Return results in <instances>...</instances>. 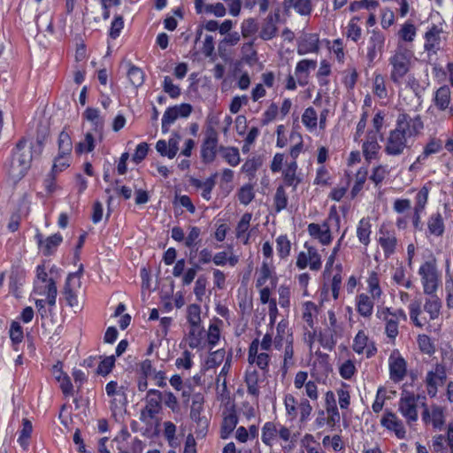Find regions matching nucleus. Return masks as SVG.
I'll use <instances>...</instances> for the list:
<instances>
[{"mask_svg":"<svg viewBox=\"0 0 453 453\" xmlns=\"http://www.w3.org/2000/svg\"><path fill=\"white\" fill-rule=\"evenodd\" d=\"M309 234L318 239L322 245H328L331 243L333 238L330 231L329 224L324 221L322 224L311 223L307 227Z\"/></svg>","mask_w":453,"mask_h":453,"instance_id":"nucleus-14","label":"nucleus"},{"mask_svg":"<svg viewBox=\"0 0 453 453\" xmlns=\"http://www.w3.org/2000/svg\"><path fill=\"white\" fill-rule=\"evenodd\" d=\"M430 296L425 303L424 310L429 314L430 319L434 320L440 315L441 302L434 294Z\"/></svg>","mask_w":453,"mask_h":453,"instance_id":"nucleus-31","label":"nucleus"},{"mask_svg":"<svg viewBox=\"0 0 453 453\" xmlns=\"http://www.w3.org/2000/svg\"><path fill=\"white\" fill-rule=\"evenodd\" d=\"M379 243L383 250L385 257L388 258L395 251L397 239L394 234L387 232L379 238Z\"/></svg>","mask_w":453,"mask_h":453,"instance_id":"nucleus-28","label":"nucleus"},{"mask_svg":"<svg viewBox=\"0 0 453 453\" xmlns=\"http://www.w3.org/2000/svg\"><path fill=\"white\" fill-rule=\"evenodd\" d=\"M255 197L253 186L246 184L238 192V199L242 204L248 205Z\"/></svg>","mask_w":453,"mask_h":453,"instance_id":"nucleus-55","label":"nucleus"},{"mask_svg":"<svg viewBox=\"0 0 453 453\" xmlns=\"http://www.w3.org/2000/svg\"><path fill=\"white\" fill-rule=\"evenodd\" d=\"M423 128L424 124L419 115L399 113L395 128L389 131L386 139L384 152L391 157L403 155L405 149L409 147V141L416 137Z\"/></svg>","mask_w":453,"mask_h":453,"instance_id":"nucleus-1","label":"nucleus"},{"mask_svg":"<svg viewBox=\"0 0 453 453\" xmlns=\"http://www.w3.org/2000/svg\"><path fill=\"white\" fill-rule=\"evenodd\" d=\"M316 66V60L303 59L297 63L295 74L300 86H305L307 84L309 71L310 69H315Z\"/></svg>","mask_w":453,"mask_h":453,"instance_id":"nucleus-22","label":"nucleus"},{"mask_svg":"<svg viewBox=\"0 0 453 453\" xmlns=\"http://www.w3.org/2000/svg\"><path fill=\"white\" fill-rule=\"evenodd\" d=\"M380 146L377 142L376 134H368L367 140L363 143V154L366 160L370 161L374 158Z\"/></svg>","mask_w":453,"mask_h":453,"instance_id":"nucleus-24","label":"nucleus"},{"mask_svg":"<svg viewBox=\"0 0 453 453\" xmlns=\"http://www.w3.org/2000/svg\"><path fill=\"white\" fill-rule=\"evenodd\" d=\"M218 132L212 126H208L201 146V158L204 164H210L215 160L218 151Z\"/></svg>","mask_w":453,"mask_h":453,"instance_id":"nucleus-6","label":"nucleus"},{"mask_svg":"<svg viewBox=\"0 0 453 453\" xmlns=\"http://www.w3.org/2000/svg\"><path fill=\"white\" fill-rule=\"evenodd\" d=\"M373 93L380 99L388 97L385 79L381 74H376L373 79Z\"/></svg>","mask_w":453,"mask_h":453,"instance_id":"nucleus-47","label":"nucleus"},{"mask_svg":"<svg viewBox=\"0 0 453 453\" xmlns=\"http://www.w3.org/2000/svg\"><path fill=\"white\" fill-rule=\"evenodd\" d=\"M277 434L278 429L276 425L271 421L265 422L262 427L261 440L263 443L271 447Z\"/></svg>","mask_w":453,"mask_h":453,"instance_id":"nucleus-33","label":"nucleus"},{"mask_svg":"<svg viewBox=\"0 0 453 453\" xmlns=\"http://www.w3.org/2000/svg\"><path fill=\"white\" fill-rule=\"evenodd\" d=\"M277 334L273 340L274 348L278 350H280L285 345V340L288 334H291L289 329L288 328V323L284 320L279 322L276 327Z\"/></svg>","mask_w":453,"mask_h":453,"instance_id":"nucleus-35","label":"nucleus"},{"mask_svg":"<svg viewBox=\"0 0 453 453\" xmlns=\"http://www.w3.org/2000/svg\"><path fill=\"white\" fill-rule=\"evenodd\" d=\"M84 118L92 122L96 127H102L104 124L103 119L100 117L99 110L96 108L88 107L85 110Z\"/></svg>","mask_w":453,"mask_h":453,"instance_id":"nucleus-61","label":"nucleus"},{"mask_svg":"<svg viewBox=\"0 0 453 453\" xmlns=\"http://www.w3.org/2000/svg\"><path fill=\"white\" fill-rule=\"evenodd\" d=\"M418 274L426 295L435 294L439 284V274L434 262L426 261L419 269Z\"/></svg>","mask_w":453,"mask_h":453,"instance_id":"nucleus-5","label":"nucleus"},{"mask_svg":"<svg viewBox=\"0 0 453 453\" xmlns=\"http://www.w3.org/2000/svg\"><path fill=\"white\" fill-rule=\"evenodd\" d=\"M429 188L423 186L416 195V203L414 210L418 211H423L428 201Z\"/></svg>","mask_w":453,"mask_h":453,"instance_id":"nucleus-56","label":"nucleus"},{"mask_svg":"<svg viewBox=\"0 0 453 453\" xmlns=\"http://www.w3.org/2000/svg\"><path fill=\"white\" fill-rule=\"evenodd\" d=\"M378 6L379 2L377 0H360L350 3L349 9L351 12H355L361 9H376Z\"/></svg>","mask_w":453,"mask_h":453,"instance_id":"nucleus-57","label":"nucleus"},{"mask_svg":"<svg viewBox=\"0 0 453 453\" xmlns=\"http://www.w3.org/2000/svg\"><path fill=\"white\" fill-rule=\"evenodd\" d=\"M357 20H359V18L353 17L347 26L346 32L347 37L355 42H357L361 38L362 35V29L357 23Z\"/></svg>","mask_w":453,"mask_h":453,"instance_id":"nucleus-46","label":"nucleus"},{"mask_svg":"<svg viewBox=\"0 0 453 453\" xmlns=\"http://www.w3.org/2000/svg\"><path fill=\"white\" fill-rule=\"evenodd\" d=\"M203 338V332L199 326H190L187 340L190 349L199 348Z\"/></svg>","mask_w":453,"mask_h":453,"instance_id":"nucleus-49","label":"nucleus"},{"mask_svg":"<svg viewBox=\"0 0 453 453\" xmlns=\"http://www.w3.org/2000/svg\"><path fill=\"white\" fill-rule=\"evenodd\" d=\"M75 274H69L64 288V296L66 301L67 305L70 307H77L78 306V298L74 291L71 288L72 281L73 280V276Z\"/></svg>","mask_w":453,"mask_h":453,"instance_id":"nucleus-37","label":"nucleus"},{"mask_svg":"<svg viewBox=\"0 0 453 453\" xmlns=\"http://www.w3.org/2000/svg\"><path fill=\"white\" fill-rule=\"evenodd\" d=\"M203 395L200 393L195 394L192 397L190 409V418L196 424V432L202 436L205 435L209 425L208 419L201 415L203 411Z\"/></svg>","mask_w":453,"mask_h":453,"instance_id":"nucleus-7","label":"nucleus"},{"mask_svg":"<svg viewBox=\"0 0 453 453\" xmlns=\"http://www.w3.org/2000/svg\"><path fill=\"white\" fill-rule=\"evenodd\" d=\"M237 423L238 418L235 413H229L226 415L221 425L220 437L222 439H227L236 427Z\"/></svg>","mask_w":453,"mask_h":453,"instance_id":"nucleus-32","label":"nucleus"},{"mask_svg":"<svg viewBox=\"0 0 453 453\" xmlns=\"http://www.w3.org/2000/svg\"><path fill=\"white\" fill-rule=\"evenodd\" d=\"M226 351L224 349L211 352L204 364V369L210 370L219 365L225 359Z\"/></svg>","mask_w":453,"mask_h":453,"instance_id":"nucleus-38","label":"nucleus"},{"mask_svg":"<svg viewBox=\"0 0 453 453\" xmlns=\"http://www.w3.org/2000/svg\"><path fill=\"white\" fill-rule=\"evenodd\" d=\"M270 360L271 357L269 354L261 352L254 358V360H251L250 364H256L257 367L263 372L264 375H265L269 372Z\"/></svg>","mask_w":453,"mask_h":453,"instance_id":"nucleus-58","label":"nucleus"},{"mask_svg":"<svg viewBox=\"0 0 453 453\" xmlns=\"http://www.w3.org/2000/svg\"><path fill=\"white\" fill-rule=\"evenodd\" d=\"M445 291L447 294L446 303L449 309H453V276L446 273Z\"/></svg>","mask_w":453,"mask_h":453,"instance_id":"nucleus-64","label":"nucleus"},{"mask_svg":"<svg viewBox=\"0 0 453 453\" xmlns=\"http://www.w3.org/2000/svg\"><path fill=\"white\" fill-rule=\"evenodd\" d=\"M252 219V214L250 212L244 213L240 221L237 224L236 229H235V235L238 239L243 238V243L247 244L249 242L250 234H247V231L249 230L250 220Z\"/></svg>","mask_w":453,"mask_h":453,"instance_id":"nucleus-29","label":"nucleus"},{"mask_svg":"<svg viewBox=\"0 0 453 453\" xmlns=\"http://www.w3.org/2000/svg\"><path fill=\"white\" fill-rule=\"evenodd\" d=\"M244 381L248 394L258 399L260 395V388L258 386L260 381L259 372L255 368H248L245 372Z\"/></svg>","mask_w":453,"mask_h":453,"instance_id":"nucleus-21","label":"nucleus"},{"mask_svg":"<svg viewBox=\"0 0 453 453\" xmlns=\"http://www.w3.org/2000/svg\"><path fill=\"white\" fill-rule=\"evenodd\" d=\"M276 249L280 258H286L289 256L291 243L287 235H280L276 239Z\"/></svg>","mask_w":453,"mask_h":453,"instance_id":"nucleus-44","label":"nucleus"},{"mask_svg":"<svg viewBox=\"0 0 453 453\" xmlns=\"http://www.w3.org/2000/svg\"><path fill=\"white\" fill-rule=\"evenodd\" d=\"M380 423L388 430L393 431L398 439L405 437L406 431L404 426L394 412L387 410Z\"/></svg>","mask_w":453,"mask_h":453,"instance_id":"nucleus-13","label":"nucleus"},{"mask_svg":"<svg viewBox=\"0 0 453 453\" xmlns=\"http://www.w3.org/2000/svg\"><path fill=\"white\" fill-rule=\"evenodd\" d=\"M418 396L404 391L399 400V411L409 424L418 420L417 400Z\"/></svg>","mask_w":453,"mask_h":453,"instance_id":"nucleus-8","label":"nucleus"},{"mask_svg":"<svg viewBox=\"0 0 453 453\" xmlns=\"http://www.w3.org/2000/svg\"><path fill=\"white\" fill-rule=\"evenodd\" d=\"M162 393L157 389H150L146 395V405L141 411V420L153 419L162 409Z\"/></svg>","mask_w":453,"mask_h":453,"instance_id":"nucleus-9","label":"nucleus"},{"mask_svg":"<svg viewBox=\"0 0 453 453\" xmlns=\"http://www.w3.org/2000/svg\"><path fill=\"white\" fill-rule=\"evenodd\" d=\"M274 208L277 212L284 210L288 205V196L283 186H279L274 195Z\"/></svg>","mask_w":453,"mask_h":453,"instance_id":"nucleus-45","label":"nucleus"},{"mask_svg":"<svg viewBox=\"0 0 453 453\" xmlns=\"http://www.w3.org/2000/svg\"><path fill=\"white\" fill-rule=\"evenodd\" d=\"M284 405L286 414L290 420H294L297 417V401L291 394H287L284 397Z\"/></svg>","mask_w":453,"mask_h":453,"instance_id":"nucleus-40","label":"nucleus"},{"mask_svg":"<svg viewBox=\"0 0 453 453\" xmlns=\"http://www.w3.org/2000/svg\"><path fill=\"white\" fill-rule=\"evenodd\" d=\"M284 4L303 16L310 15L312 11L311 0H285Z\"/></svg>","mask_w":453,"mask_h":453,"instance_id":"nucleus-30","label":"nucleus"},{"mask_svg":"<svg viewBox=\"0 0 453 453\" xmlns=\"http://www.w3.org/2000/svg\"><path fill=\"white\" fill-rule=\"evenodd\" d=\"M219 152H221L224 159L231 165L236 166L239 165L241 158L239 150L235 147H224L220 146L219 148Z\"/></svg>","mask_w":453,"mask_h":453,"instance_id":"nucleus-34","label":"nucleus"},{"mask_svg":"<svg viewBox=\"0 0 453 453\" xmlns=\"http://www.w3.org/2000/svg\"><path fill=\"white\" fill-rule=\"evenodd\" d=\"M302 121L309 130L316 128L318 124V114L313 107H308L304 110L302 116Z\"/></svg>","mask_w":453,"mask_h":453,"instance_id":"nucleus-42","label":"nucleus"},{"mask_svg":"<svg viewBox=\"0 0 453 453\" xmlns=\"http://www.w3.org/2000/svg\"><path fill=\"white\" fill-rule=\"evenodd\" d=\"M427 231L426 235L427 238L441 237L445 232L444 219L441 212L432 213L427 219Z\"/></svg>","mask_w":453,"mask_h":453,"instance_id":"nucleus-17","label":"nucleus"},{"mask_svg":"<svg viewBox=\"0 0 453 453\" xmlns=\"http://www.w3.org/2000/svg\"><path fill=\"white\" fill-rule=\"evenodd\" d=\"M317 312V306L312 302H306L303 304V319L309 326L313 327V316Z\"/></svg>","mask_w":453,"mask_h":453,"instance_id":"nucleus-62","label":"nucleus"},{"mask_svg":"<svg viewBox=\"0 0 453 453\" xmlns=\"http://www.w3.org/2000/svg\"><path fill=\"white\" fill-rule=\"evenodd\" d=\"M419 349L426 354H432L434 351V345L431 338L426 334H419L417 339Z\"/></svg>","mask_w":453,"mask_h":453,"instance_id":"nucleus-60","label":"nucleus"},{"mask_svg":"<svg viewBox=\"0 0 453 453\" xmlns=\"http://www.w3.org/2000/svg\"><path fill=\"white\" fill-rule=\"evenodd\" d=\"M443 33L442 27L433 24L425 33L424 50L428 54H436L441 49V38Z\"/></svg>","mask_w":453,"mask_h":453,"instance_id":"nucleus-11","label":"nucleus"},{"mask_svg":"<svg viewBox=\"0 0 453 453\" xmlns=\"http://www.w3.org/2000/svg\"><path fill=\"white\" fill-rule=\"evenodd\" d=\"M441 143L440 141L432 139L424 147L422 153L416 158V160L410 165L409 171H415L424 165L429 156L436 154L441 150Z\"/></svg>","mask_w":453,"mask_h":453,"instance_id":"nucleus-16","label":"nucleus"},{"mask_svg":"<svg viewBox=\"0 0 453 453\" xmlns=\"http://www.w3.org/2000/svg\"><path fill=\"white\" fill-rule=\"evenodd\" d=\"M42 140L37 137V144L27 146V140L22 137L16 143L12 152L9 162L5 164V169L10 178L14 181L20 180L31 167L34 157L41 155L42 151Z\"/></svg>","mask_w":453,"mask_h":453,"instance_id":"nucleus-2","label":"nucleus"},{"mask_svg":"<svg viewBox=\"0 0 453 453\" xmlns=\"http://www.w3.org/2000/svg\"><path fill=\"white\" fill-rule=\"evenodd\" d=\"M451 102V93L448 86L439 88L434 96V104L441 110L445 111L449 108Z\"/></svg>","mask_w":453,"mask_h":453,"instance_id":"nucleus-27","label":"nucleus"},{"mask_svg":"<svg viewBox=\"0 0 453 453\" xmlns=\"http://www.w3.org/2000/svg\"><path fill=\"white\" fill-rule=\"evenodd\" d=\"M304 247L308 250L310 269L311 271H319L321 268L322 262L317 249L313 246H310L308 242H305Z\"/></svg>","mask_w":453,"mask_h":453,"instance_id":"nucleus-39","label":"nucleus"},{"mask_svg":"<svg viewBox=\"0 0 453 453\" xmlns=\"http://www.w3.org/2000/svg\"><path fill=\"white\" fill-rule=\"evenodd\" d=\"M114 365H115V357L114 356H109V357H104L98 365L97 373L101 374L103 376H106L107 374H109L111 372Z\"/></svg>","mask_w":453,"mask_h":453,"instance_id":"nucleus-63","label":"nucleus"},{"mask_svg":"<svg viewBox=\"0 0 453 453\" xmlns=\"http://www.w3.org/2000/svg\"><path fill=\"white\" fill-rule=\"evenodd\" d=\"M411 52L403 46H398L388 62L391 65L390 80L397 87H401L403 78L409 73Z\"/></svg>","mask_w":453,"mask_h":453,"instance_id":"nucleus-3","label":"nucleus"},{"mask_svg":"<svg viewBox=\"0 0 453 453\" xmlns=\"http://www.w3.org/2000/svg\"><path fill=\"white\" fill-rule=\"evenodd\" d=\"M71 162V157L58 153V156L54 158L53 165L51 168L52 173H60L69 167Z\"/></svg>","mask_w":453,"mask_h":453,"instance_id":"nucleus-54","label":"nucleus"},{"mask_svg":"<svg viewBox=\"0 0 453 453\" xmlns=\"http://www.w3.org/2000/svg\"><path fill=\"white\" fill-rule=\"evenodd\" d=\"M372 297H369L365 294H360L357 296V311L364 318H370L373 312Z\"/></svg>","mask_w":453,"mask_h":453,"instance_id":"nucleus-23","label":"nucleus"},{"mask_svg":"<svg viewBox=\"0 0 453 453\" xmlns=\"http://www.w3.org/2000/svg\"><path fill=\"white\" fill-rule=\"evenodd\" d=\"M52 373L56 380L59 383L60 388L65 396L72 395L73 394V387L71 382L70 377L63 372L62 364L58 362L52 367Z\"/></svg>","mask_w":453,"mask_h":453,"instance_id":"nucleus-20","label":"nucleus"},{"mask_svg":"<svg viewBox=\"0 0 453 453\" xmlns=\"http://www.w3.org/2000/svg\"><path fill=\"white\" fill-rule=\"evenodd\" d=\"M280 20V12L269 14L262 24L259 36L264 41H269L276 36L278 32L277 23Z\"/></svg>","mask_w":453,"mask_h":453,"instance_id":"nucleus-15","label":"nucleus"},{"mask_svg":"<svg viewBox=\"0 0 453 453\" xmlns=\"http://www.w3.org/2000/svg\"><path fill=\"white\" fill-rule=\"evenodd\" d=\"M416 27L411 22H405L399 30V36L404 42H412L416 36Z\"/></svg>","mask_w":453,"mask_h":453,"instance_id":"nucleus-53","label":"nucleus"},{"mask_svg":"<svg viewBox=\"0 0 453 453\" xmlns=\"http://www.w3.org/2000/svg\"><path fill=\"white\" fill-rule=\"evenodd\" d=\"M319 50V38L318 34L304 33L297 41L298 55L318 53Z\"/></svg>","mask_w":453,"mask_h":453,"instance_id":"nucleus-12","label":"nucleus"},{"mask_svg":"<svg viewBox=\"0 0 453 453\" xmlns=\"http://www.w3.org/2000/svg\"><path fill=\"white\" fill-rule=\"evenodd\" d=\"M368 290L372 299L380 298L382 291L380 287V280L377 273L372 272L367 280Z\"/></svg>","mask_w":453,"mask_h":453,"instance_id":"nucleus-41","label":"nucleus"},{"mask_svg":"<svg viewBox=\"0 0 453 453\" xmlns=\"http://www.w3.org/2000/svg\"><path fill=\"white\" fill-rule=\"evenodd\" d=\"M293 335L292 334H288L286 340H285V346H284V353H283V365H282V370L284 373H286L288 370V368L292 365H294V347H293Z\"/></svg>","mask_w":453,"mask_h":453,"instance_id":"nucleus-26","label":"nucleus"},{"mask_svg":"<svg viewBox=\"0 0 453 453\" xmlns=\"http://www.w3.org/2000/svg\"><path fill=\"white\" fill-rule=\"evenodd\" d=\"M127 77L132 85L136 88L141 87L144 82L143 71L141 68L133 65H131L129 67V70L127 72Z\"/></svg>","mask_w":453,"mask_h":453,"instance_id":"nucleus-43","label":"nucleus"},{"mask_svg":"<svg viewBox=\"0 0 453 453\" xmlns=\"http://www.w3.org/2000/svg\"><path fill=\"white\" fill-rule=\"evenodd\" d=\"M176 109L172 106L168 107L162 117V132L164 134L169 131V126H171L178 119Z\"/></svg>","mask_w":453,"mask_h":453,"instance_id":"nucleus-48","label":"nucleus"},{"mask_svg":"<svg viewBox=\"0 0 453 453\" xmlns=\"http://www.w3.org/2000/svg\"><path fill=\"white\" fill-rule=\"evenodd\" d=\"M389 373L390 379L394 382H400L406 375V361L401 356L395 357L393 355L389 357Z\"/></svg>","mask_w":453,"mask_h":453,"instance_id":"nucleus-19","label":"nucleus"},{"mask_svg":"<svg viewBox=\"0 0 453 453\" xmlns=\"http://www.w3.org/2000/svg\"><path fill=\"white\" fill-rule=\"evenodd\" d=\"M33 430L32 423L27 419L24 418L22 420V429L19 433V436L18 438V441L20 444L21 447L26 448L28 444L27 441L31 436Z\"/></svg>","mask_w":453,"mask_h":453,"instance_id":"nucleus-51","label":"nucleus"},{"mask_svg":"<svg viewBox=\"0 0 453 453\" xmlns=\"http://www.w3.org/2000/svg\"><path fill=\"white\" fill-rule=\"evenodd\" d=\"M442 362L441 364H436L434 368L426 373V390L430 397L436 395L438 385L443 384L446 380L447 367L450 368L453 365V353L451 351L443 352Z\"/></svg>","mask_w":453,"mask_h":453,"instance_id":"nucleus-4","label":"nucleus"},{"mask_svg":"<svg viewBox=\"0 0 453 453\" xmlns=\"http://www.w3.org/2000/svg\"><path fill=\"white\" fill-rule=\"evenodd\" d=\"M58 153L71 157L73 142L68 133L62 131L58 140Z\"/></svg>","mask_w":453,"mask_h":453,"instance_id":"nucleus-36","label":"nucleus"},{"mask_svg":"<svg viewBox=\"0 0 453 453\" xmlns=\"http://www.w3.org/2000/svg\"><path fill=\"white\" fill-rule=\"evenodd\" d=\"M367 174H368V171L366 168L365 167H361L357 174H356V180H355V184L351 189V196L352 197H355L360 191L361 189L363 188V186L366 180V178H367Z\"/></svg>","mask_w":453,"mask_h":453,"instance_id":"nucleus-52","label":"nucleus"},{"mask_svg":"<svg viewBox=\"0 0 453 453\" xmlns=\"http://www.w3.org/2000/svg\"><path fill=\"white\" fill-rule=\"evenodd\" d=\"M385 44V35L378 30H372L367 41L366 58L370 64H372L378 55L383 51Z\"/></svg>","mask_w":453,"mask_h":453,"instance_id":"nucleus-10","label":"nucleus"},{"mask_svg":"<svg viewBox=\"0 0 453 453\" xmlns=\"http://www.w3.org/2000/svg\"><path fill=\"white\" fill-rule=\"evenodd\" d=\"M194 257L193 250L190 251L189 263L192 264V267L188 268L182 275V284L184 286H188L192 283L194 279L196 276L197 271L201 269L199 264L192 263V259Z\"/></svg>","mask_w":453,"mask_h":453,"instance_id":"nucleus-50","label":"nucleus"},{"mask_svg":"<svg viewBox=\"0 0 453 453\" xmlns=\"http://www.w3.org/2000/svg\"><path fill=\"white\" fill-rule=\"evenodd\" d=\"M164 91L170 96V97L175 99L180 95V88L179 86L174 85L170 76H165L163 81Z\"/></svg>","mask_w":453,"mask_h":453,"instance_id":"nucleus-59","label":"nucleus"},{"mask_svg":"<svg viewBox=\"0 0 453 453\" xmlns=\"http://www.w3.org/2000/svg\"><path fill=\"white\" fill-rule=\"evenodd\" d=\"M372 234V225L369 218H363L359 220L357 227V236L358 241L365 246H368Z\"/></svg>","mask_w":453,"mask_h":453,"instance_id":"nucleus-25","label":"nucleus"},{"mask_svg":"<svg viewBox=\"0 0 453 453\" xmlns=\"http://www.w3.org/2000/svg\"><path fill=\"white\" fill-rule=\"evenodd\" d=\"M35 239L39 248L45 256L53 254L63 241L62 235L58 233L47 237L45 240L42 239V234L38 233L35 235Z\"/></svg>","mask_w":453,"mask_h":453,"instance_id":"nucleus-18","label":"nucleus"}]
</instances>
